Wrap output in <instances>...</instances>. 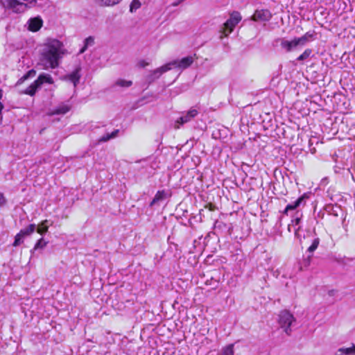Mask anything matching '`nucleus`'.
<instances>
[{"instance_id": "nucleus-1", "label": "nucleus", "mask_w": 355, "mask_h": 355, "mask_svg": "<svg viewBox=\"0 0 355 355\" xmlns=\"http://www.w3.org/2000/svg\"><path fill=\"white\" fill-rule=\"evenodd\" d=\"M64 54L63 44L56 39L48 38L44 43L41 61L45 69H55Z\"/></svg>"}, {"instance_id": "nucleus-2", "label": "nucleus", "mask_w": 355, "mask_h": 355, "mask_svg": "<svg viewBox=\"0 0 355 355\" xmlns=\"http://www.w3.org/2000/svg\"><path fill=\"white\" fill-rule=\"evenodd\" d=\"M309 198L307 193H304L302 196L298 198L295 202L286 205L284 210L282 211L283 215H288V213L292 211H295L293 216H292L291 223L288 226V230L290 232H293L296 236H298V232L301 226V220L302 218V212L299 208L304 207L306 205V200Z\"/></svg>"}, {"instance_id": "nucleus-3", "label": "nucleus", "mask_w": 355, "mask_h": 355, "mask_svg": "<svg viewBox=\"0 0 355 355\" xmlns=\"http://www.w3.org/2000/svg\"><path fill=\"white\" fill-rule=\"evenodd\" d=\"M44 83L53 84V80L51 75L48 73L40 74L37 80H35L31 85H29L24 91V94L33 96L36 92L41 87Z\"/></svg>"}, {"instance_id": "nucleus-4", "label": "nucleus", "mask_w": 355, "mask_h": 355, "mask_svg": "<svg viewBox=\"0 0 355 355\" xmlns=\"http://www.w3.org/2000/svg\"><path fill=\"white\" fill-rule=\"evenodd\" d=\"M196 54L182 58L181 60H175L165 64L164 71H169L173 68L185 69L190 67L194 61Z\"/></svg>"}, {"instance_id": "nucleus-5", "label": "nucleus", "mask_w": 355, "mask_h": 355, "mask_svg": "<svg viewBox=\"0 0 355 355\" xmlns=\"http://www.w3.org/2000/svg\"><path fill=\"white\" fill-rule=\"evenodd\" d=\"M242 17L241 14L237 11H234L231 15L229 19L224 24L223 34L227 36L231 33L234 27L241 21Z\"/></svg>"}, {"instance_id": "nucleus-6", "label": "nucleus", "mask_w": 355, "mask_h": 355, "mask_svg": "<svg viewBox=\"0 0 355 355\" xmlns=\"http://www.w3.org/2000/svg\"><path fill=\"white\" fill-rule=\"evenodd\" d=\"M279 322L282 328L287 334H290L291 331V327L295 322L293 315L288 311H283L279 314Z\"/></svg>"}, {"instance_id": "nucleus-7", "label": "nucleus", "mask_w": 355, "mask_h": 355, "mask_svg": "<svg viewBox=\"0 0 355 355\" xmlns=\"http://www.w3.org/2000/svg\"><path fill=\"white\" fill-rule=\"evenodd\" d=\"M198 114V110L195 107H191L187 113L182 115L176 121L175 128H180V125H183L191 121Z\"/></svg>"}, {"instance_id": "nucleus-8", "label": "nucleus", "mask_w": 355, "mask_h": 355, "mask_svg": "<svg viewBox=\"0 0 355 355\" xmlns=\"http://www.w3.org/2000/svg\"><path fill=\"white\" fill-rule=\"evenodd\" d=\"M272 18V14L268 9L257 10L252 16L254 21H268Z\"/></svg>"}, {"instance_id": "nucleus-9", "label": "nucleus", "mask_w": 355, "mask_h": 355, "mask_svg": "<svg viewBox=\"0 0 355 355\" xmlns=\"http://www.w3.org/2000/svg\"><path fill=\"white\" fill-rule=\"evenodd\" d=\"M42 20L40 17H33L28 21V30L33 32L39 31L42 26Z\"/></svg>"}, {"instance_id": "nucleus-10", "label": "nucleus", "mask_w": 355, "mask_h": 355, "mask_svg": "<svg viewBox=\"0 0 355 355\" xmlns=\"http://www.w3.org/2000/svg\"><path fill=\"white\" fill-rule=\"evenodd\" d=\"M280 46L282 49H284L287 53L292 51L297 46L295 39L291 41L286 40L285 39H281Z\"/></svg>"}, {"instance_id": "nucleus-11", "label": "nucleus", "mask_w": 355, "mask_h": 355, "mask_svg": "<svg viewBox=\"0 0 355 355\" xmlns=\"http://www.w3.org/2000/svg\"><path fill=\"white\" fill-rule=\"evenodd\" d=\"M165 67V64L155 69L154 71H152L150 72V73L148 75L146 80L149 83L153 82L156 79L159 78V77L164 73L166 72L167 71H164V68Z\"/></svg>"}, {"instance_id": "nucleus-12", "label": "nucleus", "mask_w": 355, "mask_h": 355, "mask_svg": "<svg viewBox=\"0 0 355 355\" xmlns=\"http://www.w3.org/2000/svg\"><path fill=\"white\" fill-rule=\"evenodd\" d=\"M313 37V34L310 33H305L303 36L300 37H295V42L297 46H304L305 45L311 38Z\"/></svg>"}, {"instance_id": "nucleus-13", "label": "nucleus", "mask_w": 355, "mask_h": 355, "mask_svg": "<svg viewBox=\"0 0 355 355\" xmlns=\"http://www.w3.org/2000/svg\"><path fill=\"white\" fill-rule=\"evenodd\" d=\"M336 355H355V345L349 347H340L337 350Z\"/></svg>"}, {"instance_id": "nucleus-14", "label": "nucleus", "mask_w": 355, "mask_h": 355, "mask_svg": "<svg viewBox=\"0 0 355 355\" xmlns=\"http://www.w3.org/2000/svg\"><path fill=\"white\" fill-rule=\"evenodd\" d=\"M80 68L76 69L73 72L68 75L69 80L73 83L74 87L77 85L79 83L80 75Z\"/></svg>"}, {"instance_id": "nucleus-15", "label": "nucleus", "mask_w": 355, "mask_h": 355, "mask_svg": "<svg viewBox=\"0 0 355 355\" xmlns=\"http://www.w3.org/2000/svg\"><path fill=\"white\" fill-rule=\"evenodd\" d=\"M166 193L164 191H158L155 194L154 198L150 203V206L153 207L159 201L164 200L166 198Z\"/></svg>"}, {"instance_id": "nucleus-16", "label": "nucleus", "mask_w": 355, "mask_h": 355, "mask_svg": "<svg viewBox=\"0 0 355 355\" xmlns=\"http://www.w3.org/2000/svg\"><path fill=\"white\" fill-rule=\"evenodd\" d=\"M36 230V225L35 224H30L28 227L22 229L19 231V233L24 237L31 235Z\"/></svg>"}, {"instance_id": "nucleus-17", "label": "nucleus", "mask_w": 355, "mask_h": 355, "mask_svg": "<svg viewBox=\"0 0 355 355\" xmlns=\"http://www.w3.org/2000/svg\"><path fill=\"white\" fill-rule=\"evenodd\" d=\"M234 344H230L223 347L218 355H234Z\"/></svg>"}, {"instance_id": "nucleus-18", "label": "nucleus", "mask_w": 355, "mask_h": 355, "mask_svg": "<svg viewBox=\"0 0 355 355\" xmlns=\"http://www.w3.org/2000/svg\"><path fill=\"white\" fill-rule=\"evenodd\" d=\"M122 0H98L101 6H113L119 3Z\"/></svg>"}, {"instance_id": "nucleus-19", "label": "nucleus", "mask_w": 355, "mask_h": 355, "mask_svg": "<svg viewBox=\"0 0 355 355\" xmlns=\"http://www.w3.org/2000/svg\"><path fill=\"white\" fill-rule=\"evenodd\" d=\"M118 132H119V130H116L113 131L111 134L107 133L105 135L101 137L98 139V141L105 142V141L110 140V139L114 138L115 137H116Z\"/></svg>"}, {"instance_id": "nucleus-20", "label": "nucleus", "mask_w": 355, "mask_h": 355, "mask_svg": "<svg viewBox=\"0 0 355 355\" xmlns=\"http://www.w3.org/2000/svg\"><path fill=\"white\" fill-rule=\"evenodd\" d=\"M85 45L80 50V53H83L85 52V51L87 49V48L89 46H92L94 44V40L92 37H89L85 40Z\"/></svg>"}, {"instance_id": "nucleus-21", "label": "nucleus", "mask_w": 355, "mask_h": 355, "mask_svg": "<svg viewBox=\"0 0 355 355\" xmlns=\"http://www.w3.org/2000/svg\"><path fill=\"white\" fill-rule=\"evenodd\" d=\"M312 53V50L306 49L299 57H297V61H304L309 58Z\"/></svg>"}, {"instance_id": "nucleus-22", "label": "nucleus", "mask_w": 355, "mask_h": 355, "mask_svg": "<svg viewBox=\"0 0 355 355\" xmlns=\"http://www.w3.org/2000/svg\"><path fill=\"white\" fill-rule=\"evenodd\" d=\"M69 110V107L68 105H61L59 107L56 108L54 112H53V114H66L67 112H68Z\"/></svg>"}, {"instance_id": "nucleus-23", "label": "nucleus", "mask_w": 355, "mask_h": 355, "mask_svg": "<svg viewBox=\"0 0 355 355\" xmlns=\"http://www.w3.org/2000/svg\"><path fill=\"white\" fill-rule=\"evenodd\" d=\"M319 243V238H315L314 239H313L311 245L308 248V251L311 253L313 252L318 247Z\"/></svg>"}, {"instance_id": "nucleus-24", "label": "nucleus", "mask_w": 355, "mask_h": 355, "mask_svg": "<svg viewBox=\"0 0 355 355\" xmlns=\"http://www.w3.org/2000/svg\"><path fill=\"white\" fill-rule=\"evenodd\" d=\"M141 7V3L139 0H132L130 6V11L131 12H136Z\"/></svg>"}, {"instance_id": "nucleus-25", "label": "nucleus", "mask_w": 355, "mask_h": 355, "mask_svg": "<svg viewBox=\"0 0 355 355\" xmlns=\"http://www.w3.org/2000/svg\"><path fill=\"white\" fill-rule=\"evenodd\" d=\"M47 220H44L39 225L37 228V232L40 234H44L48 231V227L46 225Z\"/></svg>"}, {"instance_id": "nucleus-26", "label": "nucleus", "mask_w": 355, "mask_h": 355, "mask_svg": "<svg viewBox=\"0 0 355 355\" xmlns=\"http://www.w3.org/2000/svg\"><path fill=\"white\" fill-rule=\"evenodd\" d=\"M132 84V81L119 79L116 82V85L120 87H128Z\"/></svg>"}, {"instance_id": "nucleus-27", "label": "nucleus", "mask_w": 355, "mask_h": 355, "mask_svg": "<svg viewBox=\"0 0 355 355\" xmlns=\"http://www.w3.org/2000/svg\"><path fill=\"white\" fill-rule=\"evenodd\" d=\"M25 237L22 236L19 232L15 236V241L12 244L13 246L17 247L21 245L24 242Z\"/></svg>"}, {"instance_id": "nucleus-28", "label": "nucleus", "mask_w": 355, "mask_h": 355, "mask_svg": "<svg viewBox=\"0 0 355 355\" xmlns=\"http://www.w3.org/2000/svg\"><path fill=\"white\" fill-rule=\"evenodd\" d=\"M46 243H47L46 241H44L42 238H41L40 239H39L37 241V243L34 247V250H37L38 248H43L44 247L46 246Z\"/></svg>"}, {"instance_id": "nucleus-29", "label": "nucleus", "mask_w": 355, "mask_h": 355, "mask_svg": "<svg viewBox=\"0 0 355 355\" xmlns=\"http://www.w3.org/2000/svg\"><path fill=\"white\" fill-rule=\"evenodd\" d=\"M36 72L35 70L33 69H31L30 71H28L21 78V80H26L28 79L29 77L31 76H34L35 75Z\"/></svg>"}, {"instance_id": "nucleus-30", "label": "nucleus", "mask_w": 355, "mask_h": 355, "mask_svg": "<svg viewBox=\"0 0 355 355\" xmlns=\"http://www.w3.org/2000/svg\"><path fill=\"white\" fill-rule=\"evenodd\" d=\"M223 227H225V224L221 221L216 220L214 224L215 229H220Z\"/></svg>"}, {"instance_id": "nucleus-31", "label": "nucleus", "mask_w": 355, "mask_h": 355, "mask_svg": "<svg viewBox=\"0 0 355 355\" xmlns=\"http://www.w3.org/2000/svg\"><path fill=\"white\" fill-rule=\"evenodd\" d=\"M2 98V91L0 89V100ZM3 108V104L0 102V123H1L2 121V110Z\"/></svg>"}, {"instance_id": "nucleus-32", "label": "nucleus", "mask_w": 355, "mask_h": 355, "mask_svg": "<svg viewBox=\"0 0 355 355\" xmlns=\"http://www.w3.org/2000/svg\"><path fill=\"white\" fill-rule=\"evenodd\" d=\"M6 203V200L3 193H0V207L3 206Z\"/></svg>"}, {"instance_id": "nucleus-33", "label": "nucleus", "mask_w": 355, "mask_h": 355, "mask_svg": "<svg viewBox=\"0 0 355 355\" xmlns=\"http://www.w3.org/2000/svg\"><path fill=\"white\" fill-rule=\"evenodd\" d=\"M218 281L215 280L214 281V288H216L218 286Z\"/></svg>"}, {"instance_id": "nucleus-34", "label": "nucleus", "mask_w": 355, "mask_h": 355, "mask_svg": "<svg viewBox=\"0 0 355 355\" xmlns=\"http://www.w3.org/2000/svg\"><path fill=\"white\" fill-rule=\"evenodd\" d=\"M207 284H210V285L211 284V282H209V280H207Z\"/></svg>"}]
</instances>
